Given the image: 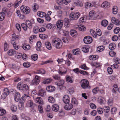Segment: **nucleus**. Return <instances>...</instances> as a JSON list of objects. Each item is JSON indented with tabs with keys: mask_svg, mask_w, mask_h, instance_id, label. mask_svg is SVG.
Here are the masks:
<instances>
[{
	"mask_svg": "<svg viewBox=\"0 0 120 120\" xmlns=\"http://www.w3.org/2000/svg\"><path fill=\"white\" fill-rule=\"evenodd\" d=\"M46 90L49 92H52L55 90V87L53 86H48L46 87Z\"/></svg>",
	"mask_w": 120,
	"mask_h": 120,
	"instance_id": "18",
	"label": "nucleus"
},
{
	"mask_svg": "<svg viewBox=\"0 0 120 120\" xmlns=\"http://www.w3.org/2000/svg\"><path fill=\"white\" fill-rule=\"evenodd\" d=\"M98 56L97 55H90L89 56L90 60H96L98 59Z\"/></svg>",
	"mask_w": 120,
	"mask_h": 120,
	"instance_id": "40",
	"label": "nucleus"
},
{
	"mask_svg": "<svg viewBox=\"0 0 120 120\" xmlns=\"http://www.w3.org/2000/svg\"><path fill=\"white\" fill-rule=\"evenodd\" d=\"M11 110L12 112H15L17 109V107L14 105H12L11 107Z\"/></svg>",
	"mask_w": 120,
	"mask_h": 120,
	"instance_id": "48",
	"label": "nucleus"
},
{
	"mask_svg": "<svg viewBox=\"0 0 120 120\" xmlns=\"http://www.w3.org/2000/svg\"><path fill=\"white\" fill-rule=\"evenodd\" d=\"M34 23V20L32 19L30 21L28 20H27L26 21V24L27 25L28 28L30 29H31L32 28V25Z\"/></svg>",
	"mask_w": 120,
	"mask_h": 120,
	"instance_id": "10",
	"label": "nucleus"
},
{
	"mask_svg": "<svg viewBox=\"0 0 120 120\" xmlns=\"http://www.w3.org/2000/svg\"><path fill=\"white\" fill-rule=\"evenodd\" d=\"M54 8L56 11H59L61 10L62 7L60 6L55 5L54 7Z\"/></svg>",
	"mask_w": 120,
	"mask_h": 120,
	"instance_id": "61",
	"label": "nucleus"
},
{
	"mask_svg": "<svg viewBox=\"0 0 120 120\" xmlns=\"http://www.w3.org/2000/svg\"><path fill=\"white\" fill-rule=\"evenodd\" d=\"M87 18L86 16H84L83 17H81L79 19L80 22H86Z\"/></svg>",
	"mask_w": 120,
	"mask_h": 120,
	"instance_id": "49",
	"label": "nucleus"
},
{
	"mask_svg": "<svg viewBox=\"0 0 120 120\" xmlns=\"http://www.w3.org/2000/svg\"><path fill=\"white\" fill-rule=\"evenodd\" d=\"M6 112L5 110L1 108H0V116H3L5 114Z\"/></svg>",
	"mask_w": 120,
	"mask_h": 120,
	"instance_id": "56",
	"label": "nucleus"
},
{
	"mask_svg": "<svg viewBox=\"0 0 120 120\" xmlns=\"http://www.w3.org/2000/svg\"><path fill=\"white\" fill-rule=\"evenodd\" d=\"M17 87L18 89L21 90V91H22L23 92H28L29 90V87L27 85L25 84L22 85L21 82L18 84Z\"/></svg>",
	"mask_w": 120,
	"mask_h": 120,
	"instance_id": "2",
	"label": "nucleus"
},
{
	"mask_svg": "<svg viewBox=\"0 0 120 120\" xmlns=\"http://www.w3.org/2000/svg\"><path fill=\"white\" fill-rule=\"evenodd\" d=\"M52 79L49 78L44 79L43 80L42 83L44 84H47L50 83L52 81Z\"/></svg>",
	"mask_w": 120,
	"mask_h": 120,
	"instance_id": "19",
	"label": "nucleus"
},
{
	"mask_svg": "<svg viewBox=\"0 0 120 120\" xmlns=\"http://www.w3.org/2000/svg\"><path fill=\"white\" fill-rule=\"evenodd\" d=\"M39 112L40 113H42L43 112L42 106L41 105H39L38 106Z\"/></svg>",
	"mask_w": 120,
	"mask_h": 120,
	"instance_id": "62",
	"label": "nucleus"
},
{
	"mask_svg": "<svg viewBox=\"0 0 120 120\" xmlns=\"http://www.w3.org/2000/svg\"><path fill=\"white\" fill-rule=\"evenodd\" d=\"M16 51L14 49H11L9 50L8 54L9 55L12 56L16 53Z\"/></svg>",
	"mask_w": 120,
	"mask_h": 120,
	"instance_id": "37",
	"label": "nucleus"
},
{
	"mask_svg": "<svg viewBox=\"0 0 120 120\" xmlns=\"http://www.w3.org/2000/svg\"><path fill=\"white\" fill-rule=\"evenodd\" d=\"M104 112L106 113L110 111V109L109 107L107 106H105L103 107Z\"/></svg>",
	"mask_w": 120,
	"mask_h": 120,
	"instance_id": "54",
	"label": "nucleus"
},
{
	"mask_svg": "<svg viewBox=\"0 0 120 120\" xmlns=\"http://www.w3.org/2000/svg\"><path fill=\"white\" fill-rule=\"evenodd\" d=\"M34 104L31 100H29L27 102L26 106L28 107H30L33 108L34 107Z\"/></svg>",
	"mask_w": 120,
	"mask_h": 120,
	"instance_id": "17",
	"label": "nucleus"
},
{
	"mask_svg": "<svg viewBox=\"0 0 120 120\" xmlns=\"http://www.w3.org/2000/svg\"><path fill=\"white\" fill-rule=\"evenodd\" d=\"M116 45L115 44L113 43H110L109 46V49L111 50L114 49L116 48Z\"/></svg>",
	"mask_w": 120,
	"mask_h": 120,
	"instance_id": "38",
	"label": "nucleus"
},
{
	"mask_svg": "<svg viewBox=\"0 0 120 120\" xmlns=\"http://www.w3.org/2000/svg\"><path fill=\"white\" fill-rule=\"evenodd\" d=\"M15 53V57L16 58L19 59L22 56V54L20 53L16 52Z\"/></svg>",
	"mask_w": 120,
	"mask_h": 120,
	"instance_id": "58",
	"label": "nucleus"
},
{
	"mask_svg": "<svg viewBox=\"0 0 120 120\" xmlns=\"http://www.w3.org/2000/svg\"><path fill=\"white\" fill-rule=\"evenodd\" d=\"M52 108L53 111L55 112H57L58 111L59 109V106L57 104H54L52 105Z\"/></svg>",
	"mask_w": 120,
	"mask_h": 120,
	"instance_id": "29",
	"label": "nucleus"
},
{
	"mask_svg": "<svg viewBox=\"0 0 120 120\" xmlns=\"http://www.w3.org/2000/svg\"><path fill=\"white\" fill-rule=\"evenodd\" d=\"M34 73L36 74H43L45 73V70L42 69L38 70L36 71Z\"/></svg>",
	"mask_w": 120,
	"mask_h": 120,
	"instance_id": "34",
	"label": "nucleus"
},
{
	"mask_svg": "<svg viewBox=\"0 0 120 120\" xmlns=\"http://www.w3.org/2000/svg\"><path fill=\"white\" fill-rule=\"evenodd\" d=\"M63 14V11L62 10L58 11L57 13V16L59 17L62 18Z\"/></svg>",
	"mask_w": 120,
	"mask_h": 120,
	"instance_id": "51",
	"label": "nucleus"
},
{
	"mask_svg": "<svg viewBox=\"0 0 120 120\" xmlns=\"http://www.w3.org/2000/svg\"><path fill=\"white\" fill-rule=\"evenodd\" d=\"M110 3L107 1H105L101 4V7L105 9L110 7Z\"/></svg>",
	"mask_w": 120,
	"mask_h": 120,
	"instance_id": "14",
	"label": "nucleus"
},
{
	"mask_svg": "<svg viewBox=\"0 0 120 120\" xmlns=\"http://www.w3.org/2000/svg\"><path fill=\"white\" fill-rule=\"evenodd\" d=\"M60 80L56 84L57 86H59V87L61 89L60 87H62L63 86V85L64 83V81L62 79H60Z\"/></svg>",
	"mask_w": 120,
	"mask_h": 120,
	"instance_id": "27",
	"label": "nucleus"
},
{
	"mask_svg": "<svg viewBox=\"0 0 120 120\" xmlns=\"http://www.w3.org/2000/svg\"><path fill=\"white\" fill-rule=\"evenodd\" d=\"M48 100L50 102L53 103L55 102V100L54 98L52 96H50L48 97Z\"/></svg>",
	"mask_w": 120,
	"mask_h": 120,
	"instance_id": "47",
	"label": "nucleus"
},
{
	"mask_svg": "<svg viewBox=\"0 0 120 120\" xmlns=\"http://www.w3.org/2000/svg\"><path fill=\"white\" fill-rule=\"evenodd\" d=\"M52 43L53 46L57 49L60 48L62 45V42L58 38L53 39L52 40Z\"/></svg>",
	"mask_w": 120,
	"mask_h": 120,
	"instance_id": "1",
	"label": "nucleus"
},
{
	"mask_svg": "<svg viewBox=\"0 0 120 120\" xmlns=\"http://www.w3.org/2000/svg\"><path fill=\"white\" fill-rule=\"evenodd\" d=\"M73 53L74 55H76L79 54L80 52L79 49H75L73 50Z\"/></svg>",
	"mask_w": 120,
	"mask_h": 120,
	"instance_id": "50",
	"label": "nucleus"
},
{
	"mask_svg": "<svg viewBox=\"0 0 120 120\" xmlns=\"http://www.w3.org/2000/svg\"><path fill=\"white\" fill-rule=\"evenodd\" d=\"M63 101L65 104H68L70 102V98L68 95H67L64 96L63 98Z\"/></svg>",
	"mask_w": 120,
	"mask_h": 120,
	"instance_id": "16",
	"label": "nucleus"
},
{
	"mask_svg": "<svg viewBox=\"0 0 120 120\" xmlns=\"http://www.w3.org/2000/svg\"><path fill=\"white\" fill-rule=\"evenodd\" d=\"M66 81L67 82L72 83L73 82V80L70 76H68L66 78Z\"/></svg>",
	"mask_w": 120,
	"mask_h": 120,
	"instance_id": "46",
	"label": "nucleus"
},
{
	"mask_svg": "<svg viewBox=\"0 0 120 120\" xmlns=\"http://www.w3.org/2000/svg\"><path fill=\"white\" fill-rule=\"evenodd\" d=\"M98 101L101 105L105 103L106 102L105 98L101 96L99 97Z\"/></svg>",
	"mask_w": 120,
	"mask_h": 120,
	"instance_id": "20",
	"label": "nucleus"
},
{
	"mask_svg": "<svg viewBox=\"0 0 120 120\" xmlns=\"http://www.w3.org/2000/svg\"><path fill=\"white\" fill-rule=\"evenodd\" d=\"M20 9L22 12L25 14H29L30 11V8L29 7L24 5L21 6Z\"/></svg>",
	"mask_w": 120,
	"mask_h": 120,
	"instance_id": "5",
	"label": "nucleus"
},
{
	"mask_svg": "<svg viewBox=\"0 0 120 120\" xmlns=\"http://www.w3.org/2000/svg\"><path fill=\"white\" fill-rule=\"evenodd\" d=\"M95 11H90L89 13L90 19L92 20L94 19L95 15Z\"/></svg>",
	"mask_w": 120,
	"mask_h": 120,
	"instance_id": "24",
	"label": "nucleus"
},
{
	"mask_svg": "<svg viewBox=\"0 0 120 120\" xmlns=\"http://www.w3.org/2000/svg\"><path fill=\"white\" fill-rule=\"evenodd\" d=\"M33 8V11H36L38 9V6L37 4H34Z\"/></svg>",
	"mask_w": 120,
	"mask_h": 120,
	"instance_id": "60",
	"label": "nucleus"
},
{
	"mask_svg": "<svg viewBox=\"0 0 120 120\" xmlns=\"http://www.w3.org/2000/svg\"><path fill=\"white\" fill-rule=\"evenodd\" d=\"M5 14L3 12L0 13V21H2L3 20L5 17Z\"/></svg>",
	"mask_w": 120,
	"mask_h": 120,
	"instance_id": "41",
	"label": "nucleus"
},
{
	"mask_svg": "<svg viewBox=\"0 0 120 120\" xmlns=\"http://www.w3.org/2000/svg\"><path fill=\"white\" fill-rule=\"evenodd\" d=\"M39 37L43 39H44L48 37V36L46 34H40L39 35Z\"/></svg>",
	"mask_w": 120,
	"mask_h": 120,
	"instance_id": "57",
	"label": "nucleus"
},
{
	"mask_svg": "<svg viewBox=\"0 0 120 120\" xmlns=\"http://www.w3.org/2000/svg\"><path fill=\"white\" fill-rule=\"evenodd\" d=\"M70 34L72 36L75 37L76 36L77 33L75 30H72L70 31Z\"/></svg>",
	"mask_w": 120,
	"mask_h": 120,
	"instance_id": "32",
	"label": "nucleus"
},
{
	"mask_svg": "<svg viewBox=\"0 0 120 120\" xmlns=\"http://www.w3.org/2000/svg\"><path fill=\"white\" fill-rule=\"evenodd\" d=\"M112 23L117 26H120V21L114 17H112L111 19Z\"/></svg>",
	"mask_w": 120,
	"mask_h": 120,
	"instance_id": "12",
	"label": "nucleus"
},
{
	"mask_svg": "<svg viewBox=\"0 0 120 120\" xmlns=\"http://www.w3.org/2000/svg\"><path fill=\"white\" fill-rule=\"evenodd\" d=\"M11 43L12 44L14 48L16 50L18 49L19 48V46L18 45H16L15 41L14 40H11Z\"/></svg>",
	"mask_w": 120,
	"mask_h": 120,
	"instance_id": "31",
	"label": "nucleus"
},
{
	"mask_svg": "<svg viewBox=\"0 0 120 120\" xmlns=\"http://www.w3.org/2000/svg\"><path fill=\"white\" fill-rule=\"evenodd\" d=\"M66 69L63 67H60L58 70V73L61 75H63L66 74L67 72L66 70L65 71Z\"/></svg>",
	"mask_w": 120,
	"mask_h": 120,
	"instance_id": "13",
	"label": "nucleus"
},
{
	"mask_svg": "<svg viewBox=\"0 0 120 120\" xmlns=\"http://www.w3.org/2000/svg\"><path fill=\"white\" fill-rule=\"evenodd\" d=\"M40 76H38L37 75H35L34 79L31 81L30 85H38L40 82Z\"/></svg>",
	"mask_w": 120,
	"mask_h": 120,
	"instance_id": "6",
	"label": "nucleus"
},
{
	"mask_svg": "<svg viewBox=\"0 0 120 120\" xmlns=\"http://www.w3.org/2000/svg\"><path fill=\"white\" fill-rule=\"evenodd\" d=\"M82 82L81 85V87L84 89L88 88L90 87L89 82L86 79H83L81 80Z\"/></svg>",
	"mask_w": 120,
	"mask_h": 120,
	"instance_id": "7",
	"label": "nucleus"
},
{
	"mask_svg": "<svg viewBox=\"0 0 120 120\" xmlns=\"http://www.w3.org/2000/svg\"><path fill=\"white\" fill-rule=\"evenodd\" d=\"M93 7L92 4L89 2H86L85 4V7L86 8H89Z\"/></svg>",
	"mask_w": 120,
	"mask_h": 120,
	"instance_id": "44",
	"label": "nucleus"
},
{
	"mask_svg": "<svg viewBox=\"0 0 120 120\" xmlns=\"http://www.w3.org/2000/svg\"><path fill=\"white\" fill-rule=\"evenodd\" d=\"M23 65L25 68H27L30 66V64L29 63L25 62L23 64Z\"/></svg>",
	"mask_w": 120,
	"mask_h": 120,
	"instance_id": "64",
	"label": "nucleus"
},
{
	"mask_svg": "<svg viewBox=\"0 0 120 120\" xmlns=\"http://www.w3.org/2000/svg\"><path fill=\"white\" fill-rule=\"evenodd\" d=\"M66 105L64 106V109L66 110H70L71 109L73 108V105L72 104H66Z\"/></svg>",
	"mask_w": 120,
	"mask_h": 120,
	"instance_id": "25",
	"label": "nucleus"
},
{
	"mask_svg": "<svg viewBox=\"0 0 120 120\" xmlns=\"http://www.w3.org/2000/svg\"><path fill=\"white\" fill-rule=\"evenodd\" d=\"M22 48L24 50H29L30 48V45L27 44H23L22 45Z\"/></svg>",
	"mask_w": 120,
	"mask_h": 120,
	"instance_id": "26",
	"label": "nucleus"
},
{
	"mask_svg": "<svg viewBox=\"0 0 120 120\" xmlns=\"http://www.w3.org/2000/svg\"><path fill=\"white\" fill-rule=\"evenodd\" d=\"M68 91L70 94H72L74 92V90L73 88L71 87L68 89Z\"/></svg>",
	"mask_w": 120,
	"mask_h": 120,
	"instance_id": "52",
	"label": "nucleus"
},
{
	"mask_svg": "<svg viewBox=\"0 0 120 120\" xmlns=\"http://www.w3.org/2000/svg\"><path fill=\"white\" fill-rule=\"evenodd\" d=\"M63 22V21L61 19L57 21L56 23L57 28L59 29H61L62 27Z\"/></svg>",
	"mask_w": 120,
	"mask_h": 120,
	"instance_id": "15",
	"label": "nucleus"
},
{
	"mask_svg": "<svg viewBox=\"0 0 120 120\" xmlns=\"http://www.w3.org/2000/svg\"><path fill=\"white\" fill-rule=\"evenodd\" d=\"M104 46L101 45L98 47L97 48V51L98 52H100L103 51L105 49Z\"/></svg>",
	"mask_w": 120,
	"mask_h": 120,
	"instance_id": "35",
	"label": "nucleus"
},
{
	"mask_svg": "<svg viewBox=\"0 0 120 120\" xmlns=\"http://www.w3.org/2000/svg\"><path fill=\"white\" fill-rule=\"evenodd\" d=\"M4 93L1 96V98L3 99H5L9 93V90L7 88H4Z\"/></svg>",
	"mask_w": 120,
	"mask_h": 120,
	"instance_id": "11",
	"label": "nucleus"
},
{
	"mask_svg": "<svg viewBox=\"0 0 120 120\" xmlns=\"http://www.w3.org/2000/svg\"><path fill=\"white\" fill-rule=\"evenodd\" d=\"M31 57L33 60H37L38 58V55L36 54L32 55Z\"/></svg>",
	"mask_w": 120,
	"mask_h": 120,
	"instance_id": "59",
	"label": "nucleus"
},
{
	"mask_svg": "<svg viewBox=\"0 0 120 120\" xmlns=\"http://www.w3.org/2000/svg\"><path fill=\"white\" fill-rule=\"evenodd\" d=\"M28 97L30 98L28 95L25 94H24V96L22 97L20 99L19 103L18 105L19 107L20 108H22L24 106V103L25 102L26 98Z\"/></svg>",
	"mask_w": 120,
	"mask_h": 120,
	"instance_id": "3",
	"label": "nucleus"
},
{
	"mask_svg": "<svg viewBox=\"0 0 120 120\" xmlns=\"http://www.w3.org/2000/svg\"><path fill=\"white\" fill-rule=\"evenodd\" d=\"M46 95V91L43 89H41L39 91V95L41 97H43Z\"/></svg>",
	"mask_w": 120,
	"mask_h": 120,
	"instance_id": "21",
	"label": "nucleus"
},
{
	"mask_svg": "<svg viewBox=\"0 0 120 120\" xmlns=\"http://www.w3.org/2000/svg\"><path fill=\"white\" fill-rule=\"evenodd\" d=\"M52 77L55 79L57 80H60V76L58 75H53L52 76Z\"/></svg>",
	"mask_w": 120,
	"mask_h": 120,
	"instance_id": "63",
	"label": "nucleus"
},
{
	"mask_svg": "<svg viewBox=\"0 0 120 120\" xmlns=\"http://www.w3.org/2000/svg\"><path fill=\"white\" fill-rule=\"evenodd\" d=\"M77 28L79 30L82 31H84L86 30V28L85 26L83 25H79Z\"/></svg>",
	"mask_w": 120,
	"mask_h": 120,
	"instance_id": "28",
	"label": "nucleus"
},
{
	"mask_svg": "<svg viewBox=\"0 0 120 120\" xmlns=\"http://www.w3.org/2000/svg\"><path fill=\"white\" fill-rule=\"evenodd\" d=\"M83 41L85 44H89L92 42L93 40L92 38L91 37L89 36H87L84 38Z\"/></svg>",
	"mask_w": 120,
	"mask_h": 120,
	"instance_id": "9",
	"label": "nucleus"
},
{
	"mask_svg": "<svg viewBox=\"0 0 120 120\" xmlns=\"http://www.w3.org/2000/svg\"><path fill=\"white\" fill-rule=\"evenodd\" d=\"M72 104L77 105L78 104V102L77 100L75 98H72L71 101Z\"/></svg>",
	"mask_w": 120,
	"mask_h": 120,
	"instance_id": "39",
	"label": "nucleus"
},
{
	"mask_svg": "<svg viewBox=\"0 0 120 120\" xmlns=\"http://www.w3.org/2000/svg\"><path fill=\"white\" fill-rule=\"evenodd\" d=\"M118 9L116 6H114L112 8V13L114 14H116L118 12Z\"/></svg>",
	"mask_w": 120,
	"mask_h": 120,
	"instance_id": "36",
	"label": "nucleus"
},
{
	"mask_svg": "<svg viewBox=\"0 0 120 120\" xmlns=\"http://www.w3.org/2000/svg\"><path fill=\"white\" fill-rule=\"evenodd\" d=\"M67 56L68 57V59L70 60H74L75 59V58L74 56L71 53H69L67 55Z\"/></svg>",
	"mask_w": 120,
	"mask_h": 120,
	"instance_id": "42",
	"label": "nucleus"
},
{
	"mask_svg": "<svg viewBox=\"0 0 120 120\" xmlns=\"http://www.w3.org/2000/svg\"><path fill=\"white\" fill-rule=\"evenodd\" d=\"M20 95L19 93H17L15 95L14 97L15 100L16 102L18 101L20 99Z\"/></svg>",
	"mask_w": 120,
	"mask_h": 120,
	"instance_id": "23",
	"label": "nucleus"
},
{
	"mask_svg": "<svg viewBox=\"0 0 120 120\" xmlns=\"http://www.w3.org/2000/svg\"><path fill=\"white\" fill-rule=\"evenodd\" d=\"M82 50L84 52L86 53L88 52L89 49L88 47L87 46H85L82 48Z\"/></svg>",
	"mask_w": 120,
	"mask_h": 120,
	"instance_id": "55",
	"label": "nucleus"
},
{
	"mask_svg": "<svg viewBox=\"0 0 120 120\" xmlns=\"http://www.w3.org/2000/svg\"><path fill=\"white\" fill-rule=\"evenodd\" d=\"M90 32L91 34L94 38H96L97 37V34L94 30L92 29L90 30Z\"/></svg>",
	"mask_w": 120,
	"mask_h": 120,
	"instance_id": "30",
	"label": "nucleus"
},
{
	"mask_svg": "<svg viewBox=\"0 0 120 120\" xmlns=\"http://www.w3.org/2000/svg\"><path fill=\"white\" fill-rule=\"evenodd\" d=\"M80 15V13L78 12H72L70 14V18L71 20H77Z\"/></svg>",
	"mask_w": 120,
	"mask_h": 120,
	"instance_id": "4",
	"label": "nucleus"
},
{
	"mask_svg": "<svg viewBox=\"0 0 120 120\" xmlns=\"http://www.w3.org/2000/svg\"><path fill=\"white\" fill-rule=\"evenodd\" d=\"M108 23V21L106 20H103L101 22V25L103 26H106Z\"/></svg>",
	"mask_w": 120,
	"mask_h": 120,
	"instance_id": "43",
	"label": "nucleus"
},
{
	"mask_svg": "<svg viewBox=\"0 0 120 120\" xmlns=\"http://www.w3.org/2000/svg\"><path fill=\"white\" fill-rule=\"evenodd\" d=\"M46 47L48 49L50 50L51 49L52 47L50 43L49 42H46L45 43Z\"/></svg>",
	"mask_w": 120,
	"mask_h": 120,
	"instance_id": "45",
	"label": "nucleus"
},
{
	"mask_svg": "<svg viewBox=\"0 0 120 120\" xmlns=\"http://www.w3.org/2000/svg\"><path fill=\"white\" fill-rule=\"evenodd\" d=\"M90 64L93 67H94L96 68H101V64L99 63L95 62L92 60H88Z\"/></svg>",
	"mask_w": 120,
	"mask_h": 120,
	"instance_id": "8",
	"label": "nucleus"
},
{
	"mask_svg": "<svg viewBox=\"0 0 120 120\" xmlns=\"http://www.w3.org/2000/svg\"><path fill=\"white\" fill-rule=\"evenodd\" d=\"M35 102L38 103L40 104H43V101L42 98L40 97L36 98L35 100Z\"/></svg>",
	"mask_w": 120,
	"mask_h": 120,
	"instance_id": "22",
	"label": "nucleus"
},
{
	"mask_svg": "<svg viewBox=\"0 0 120 120\" xmlns=\"http://www.w3.org/2000/svg\"><path fill=\"white\" fill-rule=\"evenodd\" d=\"M38 15L40 17H44L46 15V13L44 12L38 11L37 13Z\"/></svg>",
	"mask_w": 120,
	"mask_h": 120,
	"instance_id": "33",
	"label": "nucleus"
},
{
	"mask_svg": "<svg viewBox=\"0 0 120 120\" xmlns=\"http://www.w3.org/2000/svg\"><path fill=\"white\" fill-rule=\"evenodd\" d=\"M39 28L37 26H35L33 29L34 32L35 34L37 33L39 31Z\"/></svg>",
	"mask_w": 120,
	"mask_h": 120,
	"instance_id": "53",
	"label": "nucleus"
}]
</instances>
